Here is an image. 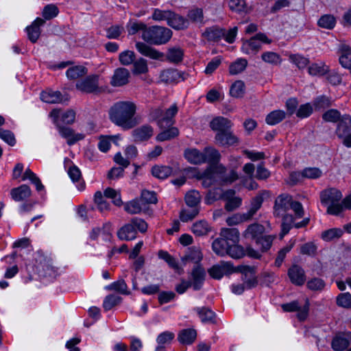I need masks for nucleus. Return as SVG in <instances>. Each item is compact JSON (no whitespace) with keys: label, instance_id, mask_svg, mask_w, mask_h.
I'll return each instance as SVG.
<instances>
[{"label":"nucleus","instance_id":"obj_24","mask_svg":"<svg viewBox=\"0 0 351 351\" xmlns=\"http://www.w3.org/2000/svg\"><path fill=\"white\" fill-rule=\"evenodd\" d=\"M10 195L14 201L21 202L31 196L32 191L27 184H22L11 189Z\"/></svg>","mask_w":351,"mask_h":351},{"label":"nucleus","instance_id":"obj_31","mask_svg":"<svg viewBox=\"0 0 351 351\" xmlns=\"http://www.w3.org/2000/svg\"><path fill=\"white\" fill-rule=\"evenodd\" d=\"M184 156L186 159L192 164L199 165L206 162L204 152H201L197 149L186 150Z\"/></svg>","mask_w":351,"mask_h":351},{"label":"nucleus","instance_id":"obj_60","mask_svg":"<svg viewBox=\"0 0 351 351\" xmlns=\"http://www.w3.org/2000/svg\"><path fill=\"white\" fill-rule=\"evenodd\" d=\"M250 219L245 215V213H236L232 216L229 217L226 219V223L228 226H234L239 224L242 222L248 221Z\"/></svg>","mask_w":351,"mask_h":351},{"label":"nucleus","instance_id":"obj_43","mask_svg":"<svg viewBox=\"0 0 351 351\" xmlns=\"http://www.w3.org/2000/svg\"><path fill=\"white\" fill-rule=\"evenodd\" d=\"M286 117V113L281 110H276L269 113L265 121L268 125H274L281 122Z\"/></svg>","mask_w":351,"mask_h":351},{"label":"nucleus","instance_id":"obj_8","mask_svg":"<svg viewBox=\"0 0 351 351\" xmlns=\"http://www.w3.org/2000/svg\"><path fill=\"white\" fill-rule=\"evenodd\" d=\"M215 141L217 145L222 147L236 146L239 143V139L233 133L232 128L220 133H216Z\"/></svg>","mask_w":351,"mask_h":351},{"label":"nucleus","instance_id":"obj_64","mask_svg":"<svg viewBox=\"0 0 351 351\" xmlns=\"http://www.w3.org/2000/svg\"><path fill=\"white\" fill-rule=\"evenodd\" d=\"M289 60L295 64L300 69L305 68L309 63V60L299 54H292L289 56Z\"/></svg>","mask_w":351,"mask_h":351},{"label":"nucleus","instance_id":"obj_28","mask_svg":"<svg viewBox=\"0 0 351 351\" xmlns=\"http://www.w3.org/2000/svg\"><path fill=\"white\" fill-rule=\"evenodd\" d=\"M194 310L197 312L202 322L205 324H215L216 314L208 307H196Z\"/></svg>","mask_w":351,"mask_h":351},{"label":"nucleus","instance_id":"obj_35","mask_svg":"<svg viewBox=\"0 0 351 351\" xmlns=\"http://www.w3.org/2000/svg\"><path fill=\"white\" fill-rule=\"evenodd\" d=\"M202 254L199 247L193 246L189 247L186 254L182 257V262L191 261L195 264H198L202 259Z\"/></svg>","mask_w":351,"mask_h":351},{"label":"nucleus","instance_id":"obj_20","mask_svg":"<svg viewBox=\"0 0 351 351\" xmlns=\"http://www.w3.org/2000/svg\"><path fill=\"white\" fill-rule=\"evenodd\" d=\"M167 25L174 29L183 30L189 27V20L171 11Z\"/></svg>","mask_w":351,"mask_h":351},{"label":"nucleus","instance_id":"obj_7","mask_svg":"<svg viewBox=\"0 0 351 351\" xmlns=\"http://www.w3.org/2000/svg\"><path fill=\"white\" fill-rule=\"evenodd\" d=\"M77 90L86 93H97L101 91L99 86V75H90L79 80L75 84Z\"/></svg>","mask_w":351,"mask_h":351},{"label":"nucleus","instance_id":"obj_32","mask_svg":"<svg viewBox=\"0 0 351 351\" xmlns=\"http://www.w3.org/2000/svg\"><path fill=\"white\" fill-rule=\"evenodd\" d=\"M68 174L72 181L77 183L76 186L79 191L84 190L86 184L82 179L81 171L77 166L73 165L70 167L68 170Z\"/></svg>","mask_w":351,"mask_h":351},{"label":"nucleus","instance_id":"obj_19","mask_svg":"<svg viewBox=\"0 0 351 351\" xmlns=\"http://www.w3.org/2000/svg\"><path fill=\"white\" fill-rule=\"evenodd\" d=\"M154 134V129L149 125H143L132 131V136L134 141L141 142L147 141Z\"/></svg>","mask_w":351,"mask_h":351},{"label":"nucleus","instance_id":"obj_59","mask_svg":"<svg viewBox=\"0 0 351 351\" xmlns=\"http://www.w3.org/2000/svg\"><path fill=\"white\" fill-rule=\"evenodd\" d=\"M317 245L313 242H307L300 246V254L313 257L316 255Z\"/></svg>","mask_w":351,"mask_h":351},{"label":"nucleus","instance_id":"obj_36","mask_svg":"<svg viewBox=\"0 0 351 351\" xmlns=\"http://www.w3.org/2000/svg\"><path fill=\"white\" fill-rule=\"evenodd\" d=\"M197 332L195 329L187 328L182 330L179 334L178 339L182 344H191L196 339Z\"/></svg>","mask_w":351,"mask_h":351},{"label":"nucleus","instance_id":"obj_10","mask_svg":"<svg viewBox=\"0 0 351 351\" xmlns=\"http://www.w3.org/2000/svg\"><path fill=\"white\" fill-rule=\"evenodd\" d=\"M291 201L292 197L287 194L278 195L274 203V215L280 217L285 215L286 212L290 209Z\"/></svg>","mask_w":351,"mask_h":351},{"label":"nucleus","instance_id":"obj_62","mask_svg":"<svg viewBox=\"0 0 351 351\" xmlns=\"http://www.w3.org/2000/svg\"><path fill=\"white\" fill-rule=\"evenodd\" d=\"M141 201L144 204H156L157 202L156 194L154 191L143 190L141 195Z\"/></svg>","mask_w":351,"mask_h":351},{"label":"nucleus","instance_id":"obj_30","mask_svg":"<svg viewBox=\"0 0 351 351\" xmlns=\"http://www.w3.org/2000/svg\"><path fill=\"white\" fill-rule=\"evenodd\" d=\"M202 36L208 41H219L224 36V29L217 26L207 27L202 34Z\"/></svg>","mask_w":351,"mask_h":351},{"label":"nucleus","instance_id":"obj_41","mask_svg":"<svg viewBox=\"0 0 351 351\" xmlns=\"http://www.w3.org/2000/svg\"><path fill=\"white\" fill-rule=\"evenodd\" d=\"M105 289L108 291H114L123 295H130V291H128V285L123 279H119L113 282L110 285L106 286Z\"/></svg>","mask_w":351,"mask_h":351},{"label":"nucleus","instance_id":"obj_54","mask_svg":"<svg viewBox=\"0 0 351 351\" xmlns=\"http://www.w3.org/2000/svg\"><path fill=\"white\" fill-rule=\"evenodd\" d=\"M245 93V84L241 80L236 81L232 84L230 94L234 97H241Z\"/></svg>","mask_w":351,"mask_h":351},{"label":"nucleus","instance_id":"obj_14","mask_svg":"<svg viewBox=\"0 0 351 351\" xmlns=\"http://www.w3.org/2000/svg\"><path fill=\"white\" fill-rule=\"evenodd\" d=\"M56 127L62 137L67 139V143L69 145L75 144L77 141L83 139L84 137V134H75L73 130L62 125L60 123H57Z\"/></svg>","mask_w":351,"mask_h":351},{"label":"nucleus","instance_id":"obj_26","mask_svg":"<svg viewBox=\"0 0 351 351\" xmlns=\"http://www.w3.org/2000/svg\"><path fill=\"white\" fill-rule=\"evenodd\" d=\"M137 231L131 222L121 227L117 232V236L121 240L131 241L136 239Z\"/></svg>","mask_w":351,"mask_h":351},{"label":"nucleus","instance_id":"obj_34","mask_svg":"<svg viewBox=\"0 0 351 351\" xmlns=\"http://www.w3.org/2000/svg\"><path fill=\"white\" fill-rule=\"evenodd\" d=\"M230 244L229 242L220 236L219 238L216 239L213 242L212 247L217 255L223 256L226 255Z\"/></svg>","mask_w":351,"mask_h":351},{"label":"nucleus","instance_id":"obj_21","mask_svg":"<svg viewBox=\"0 0 351 351\" xmlns=\"http://www.w3.org/2000/svg\"><path fill=\"white\" fill-rule=\"evenodd\" d=\"M129 71L125 68H118L114 71L110 84L113 86H121L128 82Z\"/></svg>","mask_w":351,"mask_h":351},{"label":"nucleus","instance_id":"obj_56","mask_svg":"<svg viewBox=\"0 0 351 351\" xmlns=\"http://www.w3.org/2000/svg\"><path fill=\"white\" fill-rule=\"evenodd\" d=\"M147 71L148 66L146 60L140 58L136 61H134L132 73L134 75L146 73Z\"/></svg>","mask_w":351,"mask_h":351},{"label":"nucleus","instance_id":"obj_3","mask_svg":"<svg viewBox=\"0 0 351 351\" xmlns=\"http://www.w3.org/2000/svg\"><path fill=\"white\" fill-rule=\"evenodd\" d=\"M178 110V107L175 104L165 112L160 107L152 108L149 114V119L157 121V124L160 128L170 127L174 123L173 117Z\"/></svg>","mask_w":351,"mask_h":351},{"label":"nucleus","instance_id":"obj_50","mask_svg":"<svg viewBox=\"0 0 351 351\" xmlns=\"http://www.w3.org/2000/svg\"><path fill=\"white\" fill-rule=\"evenodd\" d=\"M247 65V60L244 58H239L230 65L229 72L231 75L239 74L245 69Z\"/></svg>","mask_w":351,"mask_h":351},{"label":"nucleus","instance_id":"obj_39","mask_svg":"<svg viewBox=\"0 0 351 351\" xmlns=\"http://www.w3.org/2000/svg\"><path fill=\"white\" fill-rule=\"evenodd\" d=\"M201 199L200 193L195 190L189 191L184 197L186 204L190 208H199Z\"/></svg>","mask_w":351,"mask_h":351},{"label":"nucleus","instance_id":"obj_18","mask_svg":"<svg viewBox=\"0 0 351 351\" xmlns=\"http://www.w3.org/2000/svg\"><path fill=\"white\" fill-rule=\"evenodd\" d=\"M225 171V167L219 165L217 167H212L210 169H206L203 175L202 178V186L204 188H208L211 186L215 182L214 175L215 173H223Z\"/></svg>","mask_w":351,"mask_h":351},{"label":"nucleus","instance_id":"obj_16","mask_svg":"<svg viewBox=\"0 0 351 351\" xmlns=\"http://www.w3.org/2000/svg\"><path fill=\"white\" fill-rule=\"evenodd\" d=\"M234 271L232 264L230 262H221L220 265H214L209 271V274L215 279H221L225 274Z\"/></svg>","mask_w":351,"mask_h":351},{"label":"nucleus","instance_id":"obj_44","mask_svg":"<svg viewBox=\"0 0 351 351\" xmlns=\"http://www.w3.org/2000/svg\"><path fill=\"white\" fill-rule=\"evenodd\" d=\"M282 221L281 224V232L280 233V238L282 239L289 230L294 226L295 218L291 215H283Z\"/></svg>","mask_w":351,"mask_h":351},{"label":"nucleus","instance_id":"obj_48","mask_svg":"<svg viewBox=\"0 0 351 351\" xmlns=\"http://www.w3.org/2000/svg\"><path fill=\"white\" fill-rule=\"evenodd\" d=\"M199 213V208L182 209L180 212V219L182 222H188L195 218Z\"/></svg>","mask_w":351,"mask_h":351},{"label":"nucleus","instance_id":"obj_6","mask_svg":"<svg viewBox=\"0 0 351 351\" xmlns=\"http://www.w3.org/2000/svg\"><path fill=\"white\" fill-rule=\"evenodd\" d=\"M261 42L269 44L271 40L263 33H258L243 43L241 50L247 54L256 53L261 48Z\"/></svg>","mask_w":351,"mask_h":351},{"label":"nucleus","instance_id":"obj_45","mask_svg":"<svg viewBox=\"0 0 351 351\" xmlns=\"http://www.w3.org/2000/svg\"><path fill=\"white\" fill-rule=\"evenodd\" d=\"M152 175L161 180L166 179L172 173V169L169 166L155 165L152 169Z\"/></svg>","mask_w":351,"mask_h":351},{"label":"nucleus","instance_id":"obj_29","mask_svg":"<svg viewBox=\"0 0 351 351\" xmlns=\"http://www.w3.org/2000/svg\"><path fill=\"white\" fill-rule=\"evenodd\" d=\"M339 50L340 51L339 62L344 68L351 70V49L346 44H340Z\"/></svg>","mask_w":351,"mask_h":351},{"label":"nucleus","instance_id":"obj_51","mask_svg":"<svg viewBox=\"0 0 351 351\" xmlns=\"http://www.w3.org/2000/svg\"><path fill=\"white\" fill-rule=\"evenodd\" d=\"M87 73V69L84 66H75L66 71V76L70 80H76Z\"/></svg>","mask_w":351,"mask_h":351},{"label":"nucleus","instance_id":"obj_49","mask_svg":"<svg viewBox=\"0 0 351 351\" xmlns=\"http://www.w3.org/2000/svg\"><path fill=\"white\" fill-rule=\"evenodd\" d=\"M179 134V130L176 127H171L169 129L165 130L164 131L159 133L156 136L158 141H169Z\"/></svg>","mask_w":351,"mask_h":351},{"label":"nucleus","instance_id":"obj_11","mask_svg":"<svg viewBox=\"0 0 351 351\" xmlns=\"http://www.w3.org/2000/svg\"><path fill=\"white\" fill-rule=\"evenodd\" d=\"M265 232V227L261 223L255 222L248 225L242 234L245 239L255 242Z\"/></svg>","mask_w":351,"mask_h":351},{"label":"nucleus","instance_id":"obj_5","mask_svg":"<svg viewBox=\"0 0 351 351\" xmlns=\"http://www.w3.org/2000/svg\"><path fill=\"white\" fill-rule=\"evenodd\" d=\"M256 267L250 265H239L237 271L241 274V280L246 287V289L255 288L258 281L256 276Z\"/></svg>","mask_w":351,"mask_h":351},{"label":"nucleus","instance_id":"obj_12","mask_svg":"<svg viewBox=\"0 0 351 351\" xmlns=\"http://www.w3.org/2000/svg\"><path fill=\"white\" fill-rule=\"evenodd\" d=\"M287 274L291 283L295 285L301 286L306 281L304 270L298 265H293L288 269Z\"/></svg>","mask_w":351,"mask_h":351},{"label":"nucleus","instance_id":"obj_47","mask_svg":"<svg viewBox=\"0 0 351 351\" xmlns=\"http://www.w3.org/2000/svg\"><path fill=\"white\" fill-rule=\"evenodd\" d=\"M184 52L180 47L169 49L167 53V59L173 63H179L183 59Z\"/></svg>","mask_w":351,"mask_h":351},{"label":"nucleus","instance_id":"obj_4","mask_svg":"<svg viewBox=\"0 0 351 351\" xmlns=\"http://www.w3.org/2000/svg\"><path fill=\"white\" fill-rule=\"evenodd\" d=\"M341 193L335 189H330V215H342L346 210H351V195L341 202Z\"/></svg>","mask_w":351,"mask_h":351},{"label":"nucleus","instance_id":"obj_27","mask_svg":"<svg viewBox=\"0 0 351 351\" xmlns=\"http://www.w3.org/2000/svg\"><path fill=\"white\" fill-rule=\"evenodd\" d=\"M189 20V25L190 23H194L199 27L204 25V16L203 10L202 8H193L188 11L186 18Z\"/></svg>","mask_w":351,"mask_h":351},{"label":"nucleus","instance_id":"obj_23","mask_svg":"<svg viewBox=\"0 0 351 351\" xmlns=\"http://www.w3.org/2000/svg\"><path fill=\"white\" fill-rule=\"evenodd\" d=\"M276 238L275 234H263L254 243L261 252L265 253L270 250Z\"/></svg>","mask_w":351,"mask_h":351},{"label":"nucleus","instance_id":"obj_42","mask_svg":"<svg viewBox=\"0 0 351 351\" xmlns=\"http://www.w3.org/2000/svg\"><path fill=\"white\" fill-rule=\"evenodd\" d=\"M191 230L196 236H205L210 231V227L206 221L199 220L193 224Z\"/></svg>","mask_w":351,"mask_h":351},{"label":"nucleus","instance_id":"obj_2","mask_svg":"<svg viewBox=\"0 0 351 351\" xmlns=\"http://www.w3.org/2000/svg\"><path fill=\"white\" fill-rule=\"evenodd\" d=\"M171 36L172 31L170 29L154 25L145 29L141 37L147 43L160 45L167 43Z\"/></svg>","mask_w":351,"mask_h":351},{"label":"nucleus","instance_id":"obj_63","mask_svg":"<svg viewBox=\"0 0 351 351\" xmlns=\"http://www.w3.org/2000/svg\"><path fill=\"white\" fill-rule=\"evenodd\" d=\"M171 10H162L158 8L154 10L152 13V18L153 20L156 21H166L167 23H168V20L169 19L171 15Z\"/></svg>","mask_w":351,"mask_h":351},{"label":"nucleus","instance_id":"obj_17","mask_svg":"<svg viewBox=\"0 0 351 351\" xmlns=\"http://www.w3.org/2000/svg\"><path fill=\"white\" fill-rule=\"evenodd\" d=\"M45 23V21L40 18H36L33 23L26 27V32L27 34L28 39L32 43H35L40 35V27Z\"/></svg>","mask_w":351,"mask_h":351},{"label":"nucleus","instance_id":"obj_46","mask_svg":"<svg viewBox=\"0 0 351 351\" xmlns=\"http://www.w3.org/2000/svg\"><path fill=\"white\" fill-rule=\"evenodd\" d=\"M204 155L206 158V162H208L211 165L218 163L221 158L219 151L213 147H206L204 151Z\"/></svg>","mask_w":351,"mask_h":351},{"label":"nucleus","instance_id":"obj_15","mask_svg":"<svg viewBox=\"0 0 351 351\" xmlns=\"http://www.w3.org/2000/svg\"><path fill=\"white\" fill-rule=\"evenodd\" d=\"M135 45L136 49L141 54L151 59L160 60L165 56L163 53L160 52L145 43L137 42Z\"/></svg>","mask_w":351,"mask_h":351},{"label":"nucleus","instance_id":"obj_33","mask_svg":"<svg viewBox=\"0 0 351 351\" xmlns=\"http://www.w3.org/2000/svg\"><path fill=\"white\" fill-rule=\"evenodd\" d=\"M351 128V117L350 115H343L338 121L337 128V134L339 137H343Z\"/></svg>","mask_w":351,"mask_h":351},{"label":"nucleus","instance_id":"obj_13","mask_svg":"<svg viewBox=\"0 0 351 351\" xmlns=\"http://www.w3.org/2000/svg\"><path fill=\"white\" fill-rule=\"evenodd\" d=\"M206 276L204 269L199 265H197L191 273V286L195 291L202 289Z\"/></svg>","mask_w":351,"mask_h":351},{"label":"nucleus","instance_id":"obj_1","mask_svg":"<svg viewBox=\"0 0 351 351\" xmlns=\"http://www.w3.org/2000/svg\"><path fill=\"white\" fill-rule=\"evenodd\" d=\"M136 106L132 101H119L114 104L110 109L109 117L110 121L122 128L123 130H130L138 124L134 117Z\"/></svg>","mask_w":351,"mask_h":351},{"label":"nucleus","instance_id":"obj_58","mask_svg":"<svg viewBox=\"0 0 351 351\" xmlns=\"http://www.w3.org/2000/svg\"><path fill=\"white\" fill-rule=\"evenodd\" d=\"M262 60L269 64H278L281 62L279 54L273 51H266L261 55Z\"/></svg>","mask_w":351,"mask_h":351},{"label":"nucleus","instance_id":"obj_25","mask_svg":"<svg viewBox=\"0 0 351 351\" xmlns=\"http://www.w3.org/2000/svg\"><path fill=\"white\" fill-rule=\"evenodd\" d=\"M350 338L346 335V331L336 335L332 339L331 346L335 351H343L348 348L350 344Z\"/></svg>","mask_w":351,"mask_h":351},{"label":"nucleus","instance_id":"obj_61","mask_svg":"<svg viewBox=\"0 0 351 351\" xmlns=\"http://www.w3.org/2000/svg\"><path fill=\"white\" fill-rule=\"evenodd\" d=\"M337 304L344 308H351V294L349 292L343 293L337 297Z\"/></svg>","mask_w":351,"mask_h":351},{"label":"nucleus","instance_id":"obj_37","mask_svg":"<svg viewBox=\"0 0 351 351\" xmlns=\"http://www.w3.org/2000/svg\"><path fill=\"white\" fill-rule=\"evenodd\" d=\"M220 236L224 238L230 244L238 243L239 241L240 233L237 228H223L221 230Z\"/></svg>","mask_w":351,"mask_h":351},{"label":"nucleus","instance_id":"obj_55","mask_svg":"<svg viewBox=\"0 0 351 351\" xmlns=\"http://www.w3.org/2000/svg\"><path fill=\"white\" fill-rule=\"evenodd\" d=\"M58 8L55 4H48L43 10L42 15L45 20H51L58 16Z\"/></svg>","mask_w":351,"mask_h":351},{"label":"nucleus","instance_id":"obj_9","mask_svg":"<svg viewBox=\"0 0 351 351\" xmlns=\"http://www.w3.org/2000/svg\"><path fill=\"white\" fill-rule=\"evenodd\" d=\"M189 76L188 73L180 71L175 69H168L162 71L160 74V81L165 84L178 83L185 80Z\"/></svg>","mask_w":351,"mask_h":351},{"label":"nucleus","instance_id":"obj_52","mask_svg":"<svg viewBox=\"0 0 351 351\" xmlns=\"http://www.w3.org/2000/svg\"><path fill=\"white\" fill-rule=\"evenodd\" d=\"M121 300V297L114 294H110L104 298L103 308L106 311H108L112 309L114 306L120 304Z\"/></svg>","mask_w":351,"mask_h":351},{"label":"nucleus","instance_id":"obj_57","mask_svg":"<svg viewBox=\"0 0 351 351\" xmlns=\"http://www.w3.org/2000/svg\"><path fill=\"white\" fill-rule=\"evenodd\" d=\"M125 210L130 214H138L142 210V206L138 199L127 202L124 206Z\"/></svg>","mask_w":351,"mask_h":351},{"label":"nucleus","instance_id":"obj_22","mask_svg":"<svg viewBox=\"0 0 351 351\" xmlns=\"http://www.w3.org/2000/svg\"><path fill=\"white\" fill-rule=\"evenodd\" d=\"M209 125L212 130L216 132V133H220L228 129H231L232 123L227 118L217 117L210 122Z\"/></svg>","mask_w":351,"mask_h":351},{"label":"nucleus","instance_id":"obj_38","mask_svg":"<svg viewBox=\"0 0 351 351\" xmlns=\"http://www.w3.org/2000/svg\"><path fill=\"white\" fill-rule=\"evenodd\" d=\"M42 101L49 104H56L62 101V94L60 91H53L51 90L43 91L40 93Z\"/></svg>","mask_w":351,"mask_h":351},{"label":"nucleus","instance_id":"obj_40","mask_svg":"<svg viewBox=\"0 0 351 351\" xmlns=\"http://www.w3.org/2000/svg\"><path fill=\"white\" fill-rule=\"evenodd\" d=\"M263 202V197L261 195H258L252 199L250 208L245 213L250 221L253 219L254 215L261 208Z\"/></svg>","mask_w":351,"mask_h":351},{"label":"nucleus","instance_id":"obj_53","mask_svg":"<svg viewBox=\"0 0 351 351\" xmlns=\"http://www.w3.org/2000/svg\"><path fill=\"white\" fill-rule=\"evenodd\" d=\"M245 254L243 247L238 243L230 244L226 255L234 259H239Z\"/></svg>","mask_w":351,"mask_h":351}]
</instances>
